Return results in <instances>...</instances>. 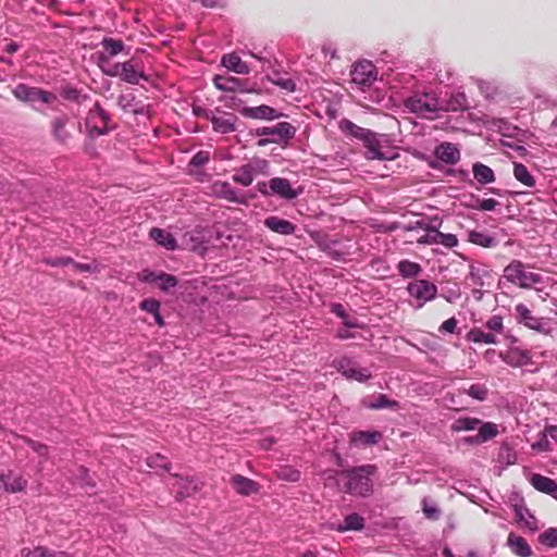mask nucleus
<instances>
[{
  "mask_svg": "<svg viewBox=\"0 0 557 557\" xmlns=\"http://www.w3.org/2000/svg\"><path fill=\"white\" fill-rule=\"evenodd\" d=\"M375 465H362L342 470L337 474V484L347 494L368 497L373 493L372 476L375 475Z\"/></svg>",
  "mask_w": 557,
  "mask_h": 557,
  "instance_id": "obj_1",
  "label": "nucleus"
},
{
  "mask_svg": "<svg viewBox=\"0 0 557 557\" xmlns=\"http://www.w3.org/2000/svg\"><path fill=\"white\" fill-rule=\"evenodd\" d=\"M406 108L425 119H435L442 110L443 102L431 92L414 94L405 102Z\"/></svg>",
  "mask_w": 557,
  "mask_h": 557,
  "instance_id": "obj_2",
  "label": "nucleus"
},
{
  "mask_svg": "<svg viewBox=\"0 0 557 557\" xmlns=\"http://www.w3.org/2000/svg\"><path fill=\"white\" fill-rule=\"evenodd\" d=\"M103 74L110 77H120L123 82L137 85L140 81H148L147 75L140 67V63L131 59L123 63H115L110 67H102Z\"/></svg>",
  "mask_w": 557,
  "mask_h": 557,
  "instance_id": "obj_3",
  "label": "nucleus"
},
{
  "mask_svg": "<svg viewBox=\"0 0 557 557\" xmlns=\"http://www.w3.org/2000/svg\"><path fill=\"white\" fill-rule=\"evenodd\" d=\"M504 277L508 282L525 289L532 288L543 282L541 274L525 271L524 264L519 260L511 261L504 269Z\"/></svg>",
  "mask_w": 557,
  "mask_h": 557,
  "instance_id": "obj_4",
  "label": "nucleus"
},
{
  "mask_svg": "<svg viewBox=\"0 0 557 557\" xmlns=\"http://www.w3.org/2000/svg\"><path fill=\"white\" fill-rule=\"evenodd\" d=\"M407 292L413 299L411 306L421 309L426 302L435 299L437 287L428 280H414L408 284Z\"/></svg>",
  "mask_w": 557,
  "mask_h": 557,
  "instance_id": "obj_5",
  "label": "nucleus"
},
{
  "mask_svg": "<svg viewBox=\"0 0 557 557\" xmlns=\"http://www.w3.org/2000/svg\"><path fill=\"white\" fill-rule=\"evenodd\" d=\"M363 143L366 147V158L368 160H394L397 154L387 145L385 135L372 133V136Z\"/></svg>",
  "mask_w": 557,
  "mask_h": 557,
  "instance_id": "obj_6",
  "label": "nucleus"
},
{
  "mask_svg": "<svg viewBox=\"0 0 557 557\" xmlns=\"http://www.w3.org/2000/svg\"><path fill=\"white\" fill-rule=\"evenodd\" d=\"M257 189L263 196L275 195L287 200H293L298 196L289 181L283 177H273L269 182H258Z\"/></svg>",
  "mask_w": 557,
  "mask_h": 557,
  "instance_id": "obj_7",
  "label": "nucleus"
},
{
  "mask_svg": "<svg viewBox=\"0 0 557 557\" xmlns=\"http://www.w3.org/2000/svg\"><path fill=\"white\" fill-rule=\"evenodd\" d=\"M515 314L517 322L530 330L542 334H548L550 331L548 319L535 317L524 304L516 305Z\"/></svg>",
  "mask_w": 557,
  "mask_h": 557,
  "instance_id": "obj_8",
  "label": "nucleus"
},
{
  "mask_svg": "<svg viewBox=\"0 0 557 557\" xmlns=\"http://www.w3.org/2000/svg\"><path fill=\"white\" fill-rule=\"evenodd\" d=\"M111 116L103 108L96 102L89 110L86 117V125L89 127L90 136H102L106 135L110 127L109 122Z\"/></svg>",
  "mask_w": 557,
  "mask_h": 557,
  "instance_id": "obj_9",
  "label": "nucleus"
},
{
  "mask_svg": "<svg viewBox=\"0 0 557 557\" xmlns=\"http://www.w3.org/2000/svg\"><path fill=\"white\" fill-rule=\"evenodd\" d=\"M13 95L21 101L35 103L37 101H40L42 103L51 104L57 100V95L42 90L37 87H30L25 84H18L13 89Z\"/></svg>",
  "mask_w": 557,
  "mask_h": 557,
  "instance_id": "obj_10",
  "label": "nucleus"
},
{
  "mask_svg": "<svg viewBox=\"0 0 557 557\" xmlns=\"http://www.w3.org/2000/svg\"><path fill=\"white\" fill-rule=\"evenodd\" d=\"M257 136L268 137L274 144L287 143L296 134V127L288 122H280L270 127H258L255 131Z\"/></svg>",
  "mask_w": 557,
  "mask_h": 557,
  "instance_id": "obj_11",
  "label": "nucleus"
},
{
  "mask_svg": "<svg viewBox=\"0 0 557 557\" xmlns=\"http://www.w3.org/2000/svg\"><path fill=\"white\" fill-rule=\"evenodd\" d=\"M376 69L370 61L357 62L351 72V82L362 87H369L376 79Z\"/></svg>",
  "mask_w": 557,
  "mask_h": 557,
  "instance_id": "obj_12",
  "label": "nucleus"
},
{
  "mask_svg": "<svg viewBox=\"0 0 557 557\" xmlns=\"http://www.w3.org/2000/svg\"><path fill=\"white\" fill-rule=\"evenodd\" d=\"M212 194L221 199L239 205H246V197L235 189L228 182L216 181L211 186Z\"/></svg>",
  "mask_w": 557,
  "mask_h": 557,
  "instance_id": "obj_13",
  "label": "nucleus"
},
{
  "mask_svg": "<svg viewBox=\"0 0 557 557\" xmlns=\"http://www.w3.org/2000/svg\"><path fill=\"white\" fill-rule=\"evenodd\" d=\"M214 86L222 91L226 92H252L253 88L248 87V83L246 81L239 79L234 76H223L215 75L213 78Z\"/></svg>",
  "mask_w": 557,
  "mask_h": 557,
  "instance_id": "obj_14",
  "label": "nucleus"
},
{
  "mask_svg": "<svg viewBox=\"0 0 557 557\" xmlns=\"http://www.w3.org/2000/svg\"><path fill=\"white\" fill-rule=\"evenodd\" d=\"M101 46L103 51L98 54L99 66L101 69L104 67V64L109 63L111 58L123 52L125 49V45L122 40L112 37H104L101 41Z\"/></svg>",
  "mask_w": 557,
  "mask_h": 557,
  "instance_id": "obj_15",
  "label": "nucleus"
},
{
  "mask_svg": "<svg viewBox=\"0 0 557 557\" xmlns=\"http://www.w3.org/2000/svg\"><path fill=\"white\" fill-rule=\"evenodd\" d=\"M27 486V480L12 470L0 473V488L8 493L23 492Z\"/></svg>",
  "mask_w": 557,
  "mask_h": 557,
  "instance_id": "obj_16",
  "label": "nucleus"
},
{
  "mask_svg": "<svg viewBox=\"0 0 557 557\" xmlns=\"http://www.w3.org/2000/svg\"><path fill=\"white\" fill-rule=\"evenodd\" d=\"M441 101L443 102L442 110L445 111H465L471 107L467 95L459 88L451 90L447 99Z\"/></svg>",
  "mask_w": 557,
  "mask_h": 557,
  "instance_id": "obj_17",
  "label": "nucleus"
},
{
  "mask_svg": "<svg viewBox=\"0 0 557 557\" xmlns=\"http://www.w3.org/2000/svg\"><path fill=\"white\" fill-rule=\"evenodd\" d=\"M70 123V117L67 114H61L54 116L51 122V134L55 141L60 144H66L71 138V132L67 129V124Z\"/></svg>",
  "mask_w": 557,
  "mask_h": 557,
  "instance_id": "obj_18",
  "label": "nucleus"
},
{
  "mask_svg": "<svg viewBox=\"0 0 557 557\" xmlns=\"http://www.w3.org/2000/svg\"><path fill=\"white\" fill-rule=\"evenodd\" d=\"M240 114L245 117L256 120H275L280 116L274 108L265 104L258 107H244L240 110Z\"/></svg>",
  "mask_w": 557,
  "mask_h": 557,
  "instance_id": "obj_19",
  "label": "nucleus"
},
{
  "mask_svg": "<svg viewBox=\"0 0 557 557\" xmlns=\"http://www.w3.org/2000/svg\"><path fill=\"white\" fill-rule=\"evenodd\" d=\"M339 129L346 135L357 140L364 143L372 136V131L360 127L352 123L350 120L344 119L339 122Z\"/></svg>",
  "mask_w": 557,
  "mask_h": 557,
  "instance_id": "obj_20",
  "label": "nucleus"
},
{
  "mask_svg": "<svg viewBox=\"0 0 557 557\" xmlns=\"http://www.w3.org/2000/svg\"><path fill=\"white\" fill-rule=\"evenodd\" d=\"M231 484L238 494L244 496L256 494L260 488L256 481L240 474L233 475L231 479Z\"/></svg>",
  "mask_w": 557,
  "mask_h": 557,
  "instance_id": "obj_21",
  "label": "nucleus"
},
{
  "mask_svg": "<svg viewBox=\"0 0 557 557\" xmlns=\"http://www.w3.org/2000/svg\"><path fill=\"white\" fill-rule=\"evenodd\" d=\"M264 225L272 232L281 235H292L296 231V225L276 215L268 216L264 220Z\"/></svg>",
  "mask_w": 557,
  "mask_h": 557,
  "instance_id": "obj_22",
  "label": "nucleus"
},
{
  "mask_svg": "<svg viewBox=\"0 0 557 557\" xmlns=\"http://www.w3.org/2000/svg\"><path fill=\"white\" fill-rule=\"evenodd\" d=\"M236 122L237 116L232 113H224L222 116H216L214 114L211 120L213 131L220 134L233 133L236 129Z\"/></svg>",
  "mask_w": 557,
  "mask_h": 557,
  "instance_id": "obj_23",
  "label": "nucleus"
},
{
  "mask_svg": "<svg viewBox=\"0 0 557 557\" xmlns=\"http://www.w3.org/2000/svg\"><path fill=\"white\" fill-rule=\"evenodd\" d=\"M507 545L511 552L519 557H531L532 548L528 544L527 540L516 533H509L507 539Z\"/></svg>",
  "mask_w": 557,
  "mask_h": 557,
  "instance_id": "obj_24",
  "label": "nucleus"
},
{
  "mask_svg": "<svg viewBox=\"0 0 557 557\" xmlns=\"http://www.w3.org/2000/svg\"><path fill=\"white\" fill-rule=\"evenodd\" d=\"M221 64L228 71L236 74L247 75L250 72L249 65L244 62L236 53L224 54L221 59Z\"/></svg>",
  "mask_w": 557,
  "mask_h": 557,
  "instance_id": "obj_25",
  "label": "nucleus"
},
{
  "mask_svg": "<svg viewBox=\"0 0 557 557\" xmlns=\"http://www.w3.org/2000/svg\"><path fill=\"white\" fill-rule=\"evenodd\" d=\"M435 156L447 164H455L460 159V151L454 144L444 143L436 147Z\"/></svg>",
  "mask_w": 557,
  "mask_h": 557,
  "instance_id": "obj_26",
  "label": "nucleus"
},
{
  "mask_svg": "<svg viewBox=\"0 0 557 557\" xmlns=\"http://www.w3.org/2000/svg\"><path fill=\"white\" fill-rule=\"evenodd\" d=\"M382 438L379 431H358L350 434V442L356 446H370L377 444Z\"/></svg>",
  "mask_w": 557,
  "mask_h": 557,
  "instance_id": "obj_27",
  "label": "nucleus"
},
{
  "mask_svg": "<svg viewBox=\"0 0 557 557\" xmlns=\"http://www.w3.org/2000/svg\"><path fill=\"white\" fill-rule=\"evenodd\" d=\"M529 481H530L531 485L539 492H542V493H545L548 495H554V493H557V483L548 476L533 473L530 476Z\"/></svg>",
  "mask_w": 557,
  "mask_h": 557,
  "instance_id": "obj_28",
  "label": "nucleus"
},
{
  "mask_svg": "<svg viewBox=\"0 0 557 557\" xmlns=\"http://www.w3.org/2000/svg\"><path fill=\"white\" fill-rule=\"evenodd\" d=\"M149 236L159 246L164 247L168 250H175L177 248V242L175 237L165 230L153 227L150 230Z\"/></svg>",
  "mask_w": 557,
  "mask_h": 557,
  "instance_id": "obj_29",
  "label": "nucleus"
},
{
  "mask_svg": "<svg viewBox=\"0 0 557 557\" xmlns=\"http://www.w3.org/2000/svg\"><path fill=\"white\" fill-rule=\"evenodd\" d=\"M174 480L175 482L172 483V487L180 498L188 497L198 490V483L193 479H184L175 475Z\"/></svg>",
  "mask_w": 557,
  "mask_h": 557,
  "instance_id": "obj_30",
  "label": "nucleus"
},
{
  "mask_svg": "<svg viewBox=\"0 0 557 557\" xmlns=\"http://www.w3.org/2000/svg\"><path fill=\"white\" fill-rule=\"evenodd\" d=\"M330 528L338 532L361 531L364 528V519L358 513H350L345 517L343 523L332 524Z\"/></svg>",
  "mask_w": 557,
  "mask_h": 557,
  "instance_id": "obj_31",
  "label": "nucleus"
},
{
  "mask_svg": "<svg viewBox=\"0 0 557 557\" xmlns=\"http://www.w3.org/2000/svg\"><path fill=\"white\" fill-rule=\"evenodd\" d=\"M478 88L481 95L487 100L497 101L503 97V91L495 82L479 79Z\"/></svg>",
  "mask_w": 557,
  "mask_h": 557,
  "instance_id": "obj_32",
  "label": "nucleus"
},
{
  "mask_svg": "<svg viewBox=\"0 0 557 557\" xmlns=\"http://www.w3.org/2000/svg\"><path fill=\"white\" fill-rule=\"evenodd\" d=\"M255 176V166L251 163H247L237 169L232 178L235 183L246 187L252 184Z\"/></svg>",
  "mask_w": 557,
  "mask_h": 557,
  "instance_id": "obj_33",
  "label": "nucleus"
},
{
  "mask_svg": "<svg viewBox=\"0 0 557 557\" xmlns=\"http://www.w3.org/2000/svg\"><path fill=\"white\" fill-rule=\"evenodd\" d=\"M468 240L473 245H478L484 248H492L498 244L496 237L481 231H470L468 233Z\"/></svg>",
  "mask_w": 557,
  "mask_h": 557,
  "instance_id": "obj_34",
  "label": "nucleus"
},
{
  "mask_svg": "<svg viewBox=\"0 0 557 557\" xmlns=\"http://www.w3.org/2000/svg\"><path fill=\"white\" fill-rule=\"evenodd\" d=\"M496 461L503 468L515 465L517 462V453L509 444L503 443L498 449Z\"/></svg>",
  "mask_w": 557,
  "mask_h": 557,
  "instance_id": "obj_35",
  "label": "nucleus"
},
{
  "mask_svg": "<svg viewBox=\"0 0 557 557\" xmlns=\"http://www.w3.org/2000/svg\"><path fill=\"white\" fill-rule=\"evenodd\" d=\"M472 172H473L474 178L480 184L485 185V184L493 183L495 181V174H494L493 170L490 166H487L481 162H476L473 164Z\"/></svg>",
  "mask_w": 557,
  "mask_h": 557,
  "instance_id": "obj_36",
  "label": "nucleus"
},
{
  "mask_svg": "<svg viewBox=\"0 0 557 557\" xmlns=\"http://www.w3.org/2000/svg\"><path fill=\"white\" fill-rule=\"evenodd\" d=\"M481 424V420L473 417H460L456 419L451 425L450 430L453 432H463V431H473L479 428Z\"/></svg>",
  "mask_w": 557,
  "mask_h": 557,
  "instance_id": "obj_37",
  "label": "nucleus"
},
{
  "mask_svg": "<svg viewBox=\"0 0 557 557\" xmlns=\"http://www.w3.org/2000/svg\"><path fill=\"white\" fill-rule=\"evenodd\" d=\"M468 339L476 344H497V335L492 332H484L481 329H471L468 333Z\"/></svg>",
  "mask_w": 557,
  "mask_h": 557,
  "instance_id": "obj_38",
  "label": "nucleus"
},
{
  "mask_svg": "<svg viewBox=\"0 0 557 557\" xmlns=\"http://www.w3.org/2000/svg\"><path fill=\"white\" fill-rule=\"evenodd\" d=\"M267 79L273 85L278 86L281 89L287 92H294L296 89V83L290 77L282 75L280 72H273L267 76Z\"/></svg>",
  "mask_w": 557,
  "mask_h": 557,
  "instance_id": "obj_39",
  "label": "nucleus"
},
{
  "mask_svg": "<svg viewBox=\"0 0 557 557\" xmlns=\"http://www.w3.org/2000/svg\"><path fill=\"white\" fill-rule=\"evenodd\" d=\"M397 270L404 278H413L420 274L422 268L419 263L405 259L398 262Z\"/></svg>",
  "mask_w": 557,
  "mask_h": 557,
  "instance_id": "obj_40",
  "label": "nucleus"
},
{
  "mask_svg": "<svg viewBox=\"0 0 557 557\" xmlns=\"http://www.w3.org/2000/svg\"><path fill=\"white\" fill-rule=\"evenodd\" d=\"M362 403L367 408H370V409H382V408L395 409L398 407V403L396 400L388 399V397L384 394H377L375 396L374 401L363 399Z\"/></svg>",
  "mask_w": 557,
  "mask_h": 557,
  "instance_id": "obj_41",
  "label": "nucleus"
},
{
  "mask_svg": "<svg viewBox=\"0 0 557 557\" xmlns=\"http://www.w3.org/2000/svg\"><path fill=\"white\" fill-rule=\"evenodd\" d=\"M529 360V352L518 348L510 349L505 358V361L513 367L527 364Z\"/></svg>",
  "mask_w": 557,
  "mask_h": 557,
  "instance_id": "obj_42",
  "label": "nucleus"
},
{
  "mask_svg": "<svg viewBox=\"0 0 557 557\" xmlns=\"http://www.w3.org/2000/svg\"><path fill=\"white\" fill-rule=\"evenodd\" d=\"M476 440L485 443L492 438H494L498 434V428L493 422H482L478 428Z\"/></svg>",
  "mask_w": 557,
  "mask_h": 557,
  "instance_id": "obj_43",
  "label": "nucleus"
},
{
  "mask_svg": "<svg viewBox=\"0 0 557 557\" xmlns=\"http://www.w3.org/2000/svg\"><path fill=\"white\" fill-rule=\"evenodd\" d=\"M513 175L517 181L528 187H533L535 185L534 177L531 175L528 168L522 163H515Z\"/></svg>",
  "mask_w": 557,
  "mask_h": 557,
  "instance_id": "obj_44",
  "label": "nucleus"
},
{
  "mask_svg": "<svg viewBox=\"0 0 557 557\" xmlns=\"http://www.w3.org/2000/svg\"><path fill=\"white\" fill-rule=\"evenodd\" d=\"M460 392L479 401L485 400L488 395V388L481 383L471 384L468 388L462 387Z\"/></svg>",
  "mask_w": 557,
  "mask_h": 557,
  "instance_id": "obj_45",
  "label": "nucleus"
},
{
  "mask_svg": "<svg viewBox=\"0 0 557 557\" xmlns=\"http://www.w3.org/2000/svg\"><path fill=\"white\" fill-rule=\"evenodd\" d=\"M355 364L356 362L348 357L336 358L332 362L333 368H335L343 376H346Z\"/></svg>",
  "mask_w": 557,
  "mask_h": 557,
  "instance_id": "obj_46",
  "label": "nucleus"
},
{
  "mask_svg": "<svg viewBox=\"0 0 557 557\" xmlns=\"http://www.w3.org/2000/svg\"><path fill=\"white\" fill-rule=\"evenodd\" d=\"M371 376H372V374L368 369L360 368L356 363L355 367L352 369H350V371L347 373V375L345 377L348 380H354V381L362 383V382L368 381Z\"/></svg>",
  "mask_w": 557,
  "mask_h": 557,
  "instance_id": "obj_47",
  "label": "nucleus"
},
{
  "mask_svg": "<svg viewBox=\"0 0 557 557\" xmlns=\"http://www.w3.org/2000/svg\"><path fill=\"white\" fill-rule=\"evenodd\" d=\"M539 541L547 547H557V528H548L540 534Z\"/></svg>",
  "mask_w": 557,
  "mask_h": 557,
  "instance_id": "obj_48",
  "label": "nucleus"
},
{
  "mask_svg": "<svg viewBox=\"0 0 557 557\" xmlns=\"http://www.w3.org/2000/svg\"><path fill=\"white\" fill-rule=\"evenodd\" d=\"M487 274H488V271L484 268L474 267V265L470 267L469 278L472 282V284L475 286L483 287L484 286L483 276L487 275Z\"/></svg>",
  "mask_w": 557,
  "mask_h": 557,
  "instance_id": "obj_49",
  "label": "nucleus"
},
{
  "mask_svg": "<svg viewBox=\"0 0 557 557\" xmlns=\"http://www.w3.org/2000/svg\"><path fill=\"white\" fill-rule=\"evenodd\" d=\"M147 466L151 469H163L165 471H169L170 463L168 462L166 458L160 454H156L153 456H150L147 458Z\"/></svg>",
  "mask_w": 557,
  "mask_h": 557,
  "instance_id": "obj_50",
  "label": "nucleus"
},
{
  "mask_svg": "<svg viewBox=\"0 0 557 557\" xmlns=\"http://www.w3.org/2000/svg\"><path fill=\"white\" fill-rule=\"evenodd\" d=\"M157 284L160 289L166 292L170 288L175 287L177 285V278L172 274L160 272Z\"/></svg>",
  "mask_w": 557,
  "mask_h": 557,
  "instance_id": "obj_51",
  "label": "nucleus"
},
{
  "mask_svg": "<svg viewBox=\"0 0 557 557\" xmlns=\"http://www.w3.org/2000/svg\"><path fill=\"white\" fill-rule=\"evenodd\" d=\"M486 329L494 333L499 334L504 330L503 318L498 314L492 315L485 323Z\"/></svg>",
  "mask_w": 557,
  "mask_h": 557,
  "instance_id": "obj_52",
  "label": "nucleus"
},
{
  "mask_svg": "<svg viewBox=\"0 0 557 557\" xmlns=\"http://www.w3.org/2000/svg\"><path fill=\"white\" fill-rule=\"evenodd\" d=\"M435 236H437V244H441L446 248H454L458 245V238L454 234H444L437 231Z\"/></svg>",
  "mask_w": 557,
  "mask_h": 557,
  "instance_id": "obj_53",
  "label": "nucleus"
},
{
  "mask_svg": "<svg viewBox=\"0 0 557 557\" xmlns=\"http://www.w3.org/2000/svg\"><path fill=\"white\" fill-rule=\"evenodd\" d=\"M531 447L533 450L540 451V453L550 451L553 449L552 443L548 440L547 434H545V433L541 434L539 440L536 442H534L531 445Z\"/></svg>",
  "mask_w": 557,
  "mask_h": 557,
  "instance_id": "obj_54",
  "label": "nucleus"
},
{
  "mask_svg": "<svg viewBox=\"0 0 557 557\" xmlns=\"http://www.w3.org/2000/svg\"><path fill=\"white\" fill-rule=\"evenodd\" d=\"M22 440L24 441V443H26L39 457H42V458H47L48 456V446L42 444V443H39V442H36V441H33L28 437H22Z\"/></svg>",
  "mask_w": 557,
  "mask_h": 557,
  "instance_id": "obj_55",
  "label": "nucleus"
},
{
  "mask_svg": "<svg viewBox=\"0 0 557 557\" xmlns=\"http://www.w3.org/2000/svg\"><path fill=\"white\" fill-rule=\"evenodd\" d=\"M160 306H161L160 301L154 298H146V299L141 300L139 304L140 310L146 311L147 313H149L151 315L153 313H157V310L160 309Z\"/></svg>",
  "mask_w": 557,
  "mask_h": 557,
  "instance_id": "obj_56",
  "label": "nucleus"
},
{
  "mask_svg": "<svg viewBox=\"0 0 557 557\" xmlns=\"http://www.w3.org/2000/svg\"><path fill=\"white\" fill-rule=\"evenodd\" d=\"M210 160V153L208 151H198L190 160L189 165L194 168H200L207 164Z\"/></svg>",
  "mask_w": 557,
  "mask_h": 557,
  "instance_id": "obj_57",
  "label": "nucleus"
},
{
  "mask_svg": "<svg viewBox=\"0 0 557 557\" xmlns=\"http://www.w3.org/2000/svg\"><path fill=\"white\" fill-rule=\"evenodd\" d=\"M278 476L285 481L297 482L300 479V472L293 468H284L280 471Z\"/></svg>",
  "mask_w": 557,
  "mask_h": 557,
  "instance_id": "obj_58",
  "label": "nucleus"
},
{
  "mask_svg": "<svg viewBox=\"0 0 557 557\" xmlns=\"http://www.w3.org/2000/svg\"><path fill=\"white\" fill-rule=\"evenodd\" d=\"M435 234H437V230L436 228H429L426 234L421 236L419 239H418V243L419 244H423V245H434V244H437V236H435Z\"/></svg>",
  "mask_w": 557,
  "mask_h": 557,
  "instance_id": "obj_59",
  "label": "nucleus"
},
{
  "mask_svg": "<svg viewBox=\"0 0 557 557\" xmlns=\"http://www.w3.org/2000/svg\"><path fill=\"white\" fill-rule=\"evenodd\" d=\"M193 113L197 117H201V119L208 120L210 122L214 115V112L212 110L203 108L201 106H193Z\"/></svg>",
  "mask_w": 557,
  "mask_h": 557,
  "instance_id": "obj_60",
  "label": "nucleus"
},
{
  "mask_svg": "<svg viewBox=\"0 0 557 557\" xmlns=\"http://www.w3.org/2000/svg\"><path fill=\"white\" fill-rule=\"evenodd\" d=\"M45 554H47V547L45 546H37L34 549H22V557H45Z\"/></svg>",
  "mask_w": 557,
  "mask_h": 557,
  "instance_id": "obj_61",
  "label": "nucleus"
},
{
  "mask_svg": "<svg viewBox=\"0 0 557 557\" xmlns=\"http://www.w3.org/2000/svg\"><path fill=\"white\" fill-rule=\"evenodd\" d=\"M458 321L453 317L444 321L438 331L441 333H455L457 329Z\"/></svg>",
  "mask_w": 557,
  "mask_h": 557,
  "instance_id": "obj_62",
  "label": "nucleus"
},
{
  "mask_svg": "<svg viewBox=\"0 0 557 557\" xmlns=\"http://www.w3.org/2000/svg\"><path fill=\"white\" fill-rule=\"evenodd\" d=\"M497 205H498L497 200H495L493 198H486V199L478 200L476 208L479 210H483V211H493Z\"/></svg>",
  "mask_w": 557,
  "mask_h": 557,
  "instance_id": "obj_63",
  "label": "nucleus"
},
{
  "mask_svg": "<svg viewBox=\"0 0 557 557\" xmlns=\"http://www.w3.org/2000/svg\"><path fill=\"white\" fill-rule=\"evenodd\" d=\"M159 275H160V273H157V272H153L150 270H143L138 274V277L140 281L146 282V283H157L159 280Z\"/></svg>",
  "mask_w": 557,
  "mask_h": 557,
  "instance_id": "obj_64",
  "label": "nucleus"
}]
</instances>
